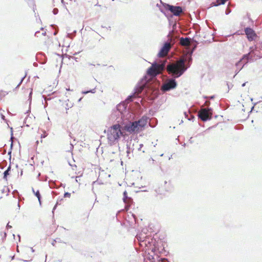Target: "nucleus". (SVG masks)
<instances>
[{"mask_svg": "<svg viewBox=\"0 0 262 262\" xmlns=\"http://www.w3.org/2000/svg\"><path fill=\"white\" fill-rule=\"evenodd\" d=\"M47 135H48V134L46 132L43 131V134L41 135V138H44L46 137L47 136Z\"/></svg>", "mask_w": 262, "mask_h": 262, "instance_id": "nucleus-18", "label": "nucleus"}, {"mask_svg": "<svg viewBox=\"0 0 262 262\" xmlns=\"http://www.w3.org/2000/svg\"><path fill=\"white\" fill-rule=\"evenodd\" d=\"M123 200L124 202L127 204L125 208L126 209H128V208H127V207H129L130 205V204L132 202V199L130 198L127 196V192L126 191H125L123 192Z\"/></svg>", "mask_w": 262, "mask_h": 262, "instance_id": "nucleus-13", "label": "nucleus"}, {"mask_svg": "<svg viewBox=\"0 0 262 262\" xmlns=\"http://www.w3.org/2000/svg\"><path fill=\"white\" fill-rule=\"evenodd\" d=\"M245 32L249 41H252L257 37V35L255 31L250 28H246L245 29Z\"/></svg>", "mask_w": 262, "mask_h": 262, "instance_id": "nucleus-9", "label": "nucleus"}, {"mask_svg": "<svg viewBox=\"0 0 262 262\" xmlns=\"http://www.w3.org/2000/svg\"><path fill=\"white\" fill-rule=\"evenodd\" d=\"M165 62L166 60L161 64H158L156 62L152 63L151 67L147 70V74L150 76L155 77L161 74L165 68Z\"/></svg>", "mask_w": 262, "mask_h": 262, "instance_id": "nucleus-3", "label": "nucleus"}, {"mask_svg": "<svg viewBox=\"0 0 262 262\" xmlns=\"http://www.w3.org/2000/svg\"><path fill=\"white\" fill-rule=\"evenodd\" d=\"M212 115L211 108H202L199 112V117L203 121L210 119Z\"/></svg>", "mask_w": 262, "mask_h": 262, "instance_id": "nucleus-5", "label": "nucleus"}, {"mask_svg": "<svg viewBox=\"0 0 262 262\" xmlns=\"http://www.w3.org/2000/svg\"><path fill=\"white\" fill-rule=\"evenodd\" d=\"M31 94H32V91L30 93V95H31Z\"/></svg>", "mask_w": 262, "mask_h": 262, "instance_id": "nucleus-25", "label": "nucleus"}, {"mask_svg": "<svg viewBox=\"0 0 262 262\" xmlns=\"http://www.w3.org/2000/svg\"><path fill=\"white\" fill-rule=\"evenodd\" d=\"M23 80V79H21L20 80V81L19 82V83H18V84L17 85L16 87V88H17V87H18V86L21 84V82H22Z\"/></svg>", "mask_w": 262, "mask_h": 262, "instance_id": "nucleus-21", "label": "nucleus"}, {"mask_svg": "<svg viewBox=\"0 0 262 262\" xmlns=\"http://www.w3.org/2000/svg\"><path fill=\"white\" fill-rule=\"evenodd\" d=\"M167 184V182H165V185H166Z\"/></svg>", "mask_w": 262, "mask_h": 262, "instance_id": "nucleus-26", "label": "nucleus"}, {"mask_svg": "<svg viewBox=\"0 0 262 262\" xmlns=\"http://www.w3.org/2000/svg\"><path fill=\"white\" fill-rule=\"evenodd\" d=\"M144 87H145V85H142V86H140L139 88V93L143 91V90L144 89Z\"/></svg>", "mask_w": 262, "mask_h": 262, "instance_id": "nucleus-19", "label": "nucleus"}, {"mask_svg": "<svg viewBox=\"0 0 262 262\" xmlns=\"http://www.w3.org/2000/svg\"><path fill=\"white\" fill-rule=\"evenodd\" d=\"M248 55H246L244 56V58L246 57L247 59H248Z\"/></svg>", "mask_w": 262, "mask_h": 262, "instance_id": "nucleus-24", "label": "nucleus"}, {"mask_svg": "<svg viewBox=\"0 0 262 262\" xmlns=\"http://www.w3.org/2000/svg\"><path fill=\"white\" fill-rule=\"evenodd\" d=\"M89 92H92V91H87L86 92H84V93L86 94V93H89Z\"/></svg>", "mask_w": 262, "mask_h": 262, "instance_id": "nucleus-23", "label": "nucleus"}, {"mask_svg": "<svg viewBox=\"0 0 262 262\" xmlns=\"http://www.w3.org/2000/svg\"><path fill=\"white\" fill-rule=\"evenodd\" d=\"M208 102H205V104L206 105H207V103Z\"/></svg>", "mask_w": 262, "mask_h": 262, "instance_id": "nucleus-27", "label": "nucleus"}, {"mask_svg": "<svg viewBox=\"0 0 262 262\" xmlns=\"http://www.w3.org/2000/svg\"><path fill=\"white\" fill-rule=\"evenodd\" d=\"M34 193L36 197L38 198L39 202L40 203V194L39 191L37 190L36 192Z\"/></svg>", "mask_w": 262, "mask_h": 262, "instance_id": "nucleus-17", "label": "nucleus"}, {"mask_svg": "<svg viewBox=\"0 0 262 262\" xmlns=\"http://www.w3.org/2000/svg\"><path fill=\"white\" fill-rule=\"evenodd\" d=\"M126 173L127 176L132 178V179L135 182H137L139 178H142L141 174L140 171L138 170H127Z\"/></svg>", "mask_w": 262, "mask_h": 262, "instance_id": "nucleus-7", "label": "nucleus"}, {"mask_svg": "<svg viewBox=\"0 0 262 262\" xmlns=\"http://www.w3.org/2000/svg\"><path fill=\"white\" fill-rule=\"evenodd\" d=\"M180 44L183 46H188L190 45V40L188 38H183L180 39Z\"/></svg>", "mask_w": 262, "mask_h": 262, "instance_id": "nucleus-14", "label": "nucleus"}, {"mask_svg": "<svg viewBox=\"0 0 262 262\" xmlns=\"http://www.w3.org/2000/svg\"><path fill=\"white\" fill-rule=\"evenodd\" d=\"M176 82L174 80L171 79L167 82L164 84L162 86V90L164 91H169L176 86Z\"/></svg>", "mask_w": 262, "mask_h": 262, "instance_id": "nucleus-10", "label": "nucleus"}, {"mask_svg": "<svg viewBox=\"0 0 262 262\" xmlns=\"http://www.w3.org/2000/svg\"><path fill=\"white\" fill-rule=\"evenodd\" d=\"M148 118L144 116H143L139 120L133 122L135 128L136 134L140 133L144 129L145 126L148 123Z\"/></svg>", "mask_w": 262, "mask_h": 262, "instance_id": "nucleus-4", "label": "nucleus"}, {"mask_svg": "<svg viewBox=\"0 0 262 262\" xmlns=\"http://www.w3.org/2000/svg\"><path fill=\"white\" fill-rule=\"evenodd\" d=\"M226 1L227 0H216V4H215V6L223 5L226 3Z\"/></svg>", "mask_w": 262, "mask_h": 262, "instance_id": "nucleus-16", "label": "nucleus"}, {"mask_svg": "<svg viewBox=\"0 0 262 262\" xmlns=\"http://www.w3.org/2000/svg\"><path fill=\"white\" fill-rule=\"evenodd\" d=\"M72 173L78 176H81L83 172V168L80 165H70Z\"/></svg>", "mask_w": 262, "mask_h": 262, "instance_id": "nucleus-11", "label": "nucleus"}, {"mask_svg": "<svg viewBox=\"0 0 262 262\" xmlns=\"http://www.w3.org/2000/svg\"><path fill=\"white\" fill-rule=\"evenodd\" d=\"M11 169V165H9V166L8 167L7 169L4 173V179L6 180H7V176L9 175V171Z\"/></svg>", "mask_w": 262, "mask_h": 262, "instance_id": "nucleus-15", "label": "nucleus"}, {"mask_svg": "<svg viewBox=\"0 0 262 262\" xmlns=\"http://www.w3.org/2000/svg\"><path fill=\"white\" fill-rule=\"evenodd\" d=\"M167 71L169 74H172L176 77L181 76L186 70L183 59H180L176 63L168 64L167 66Z\"/></svg>", "mask_w": 262, "mask_h": 262, "instance_id": "nucleus-2", "label": "nucleus"}, {"mask_svg": "<svg viewBox=\"0 0 262 262\" xmlns=\"http://www.w3.org/2000/svg\"><path fill=\"white\" fill-rule=\"evenodd\" d=\"M167 9L175 16H180L183 12L182 9L180 6H174L167 5Z\"/></svg>", "mask_w": 262, "mask_h": 262, "instance_id": "nucleus-8", "label": "nucleus"}, {"mask_svg": "<svg viewBox=\"0 0 262 262\" xmlns=\"http://www.w3.org/2000/svg\"><path fill=\"white\" fill-rule=\"evenodd\" d=\"M171 47L170 43L166 42L159 52L158 56L159 57H164L166 56Z\"/></svg>", "mask_w": 262, "mask_h": 262, "instance_id": "nucleus-6", "label": "nucleus"}, {"mask_svg": "<svg viewBox=\"0 0 262 262\" xmlns=\"http://www.w3.org/2000/svg\"><path fill=\"white\" fill-rule=\"evenodd\" d=\"M259 135L262 137V127L260 128V129L259 131Z\"/></svg>", "mask_w": 262, "mask_h": 262, "instance_id": "nucleus-22", "label": "nucleus"}, {"mask_svg": "<svg viewBox=\"0 0 262 262\" xmlns=\"http://www.w3.org/2000/svg\"><path fill=\"white\" fill-rule=\"evenodd\" d=\"M124 130L126 131L127 132L131 134H136L135 132V128L134 126V122H130L127 124H126L124 127Z\"/></svg>", "mask_w": 262, "mask_h": 262, "instance_id": "nucleus-12", "label": "nucleus"}, {"mask_svg": "<svg viewBox=\"0 0 262 262\" xmlns=\"http://www.w3.org/2000/svg\"><path fill=\"white\" fill-rule=\"evenodd\" d=\"M64 197L70 198L71 196V194L70 193L66 192L64 193Z\"/></svg>", "mask_w": 262, "mask_h": 262, "instance_id": "nucleus-20", "label": "nucleus"}, {"mask_svg": "<svg viewBox=\"0 0 262 262\" xmlns=\"http://www.w3.org/2000/svg\"><path fill=\"white\" fill-rule=\"evenodd\" d=\"M123 136L121 126L119 124H116L110 127L106 131V137L108 143L111 145L118 142L120 138Z\"/></svg>", "mask_w": 262, "mask_h": 262, "instance_id": "nucleus-1", "label": "nucleus"}]
</instances>
